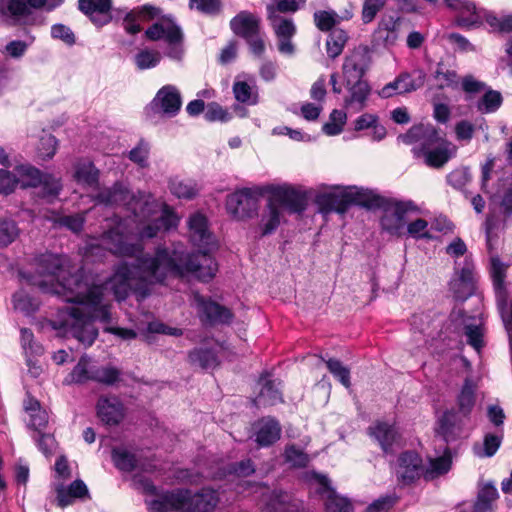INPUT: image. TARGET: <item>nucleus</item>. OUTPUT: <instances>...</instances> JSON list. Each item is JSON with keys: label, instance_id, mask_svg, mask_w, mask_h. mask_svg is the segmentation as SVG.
I'll return each instance as SVG.
<instances>
[{"label": "nucleus", "instance_id": "1", "mask_svg": "<svg viewBox=\"0 0 512 512\" xmlns=\"http://www.w3.org/2000/svg\"><path fill=\"white\" fill-rule=\"evenodd\" d=\"M215 269L207 255H190L181 245L172 250L158 246L154 255L137 257L133 264L120 263L105 286L112 290L117 301H123L129 296L132 281L137 277L149 283H163L168 276L207 281ZM39 286L43 291L62 295L66 302L75 304L60 309L52 325L85 346H91L98 336L95 321L104 324L111 321L110 305L102 303L105 289L102 285L87 286L78 275H70L62 282L58 281L51 290H47L43 283Z\"/></svg>", "mask_w": 512, "mask_h": 512}, {"label": "nucleus", "instance_id": "2", "mask_svg": "<svg viewBox=\"0 0 512 512\" xmlns=\"http://www.w3.org/2000/svg\"><path fill=\"white\" fill-rule=\"evenodd\" d=\"M398 140L408 145L416 144L412 148L414 156L423 158L426 165L433 168L442 167L455 153L452 144L430 124L414 125L406 133L400 134Z\"/></svg>", "mask_w": 512, "mask_h": 512}, {"label": "nucleus", "instance_id": "3", "mask_svg": "<svg viewBox=\"0 0 512 512\" xmlns=\"http://www.w3.org/2000/svg\"><path fill=\"white\" fill-rule=\"evenodd\" d=\"M219 503L216 490L203 487L193 492L187 488L164 491L148 504L149 512H213Z\"/></svg>", "mask_w": 512, "mask_h": 512}, {"label": "nucleus", "instance_id": "4", "mask_svg": "<svg viewBox=\"0 0 512 512\" xmlns=\"http://www.w3.org/2000/svg\"><path fill=\"white\" fill-rule=\"evenodd\" d=\"M444 2L447 7L458 13L455 22L460 27L473 28L485 20L493 30L512 31V16L510 15L498 18L490 11L477 9L475 4L468 0H444Z\"/></svg>", "mask_w": 512, "mask_h": 512}, {"label": "nucleus", "instance_id": "5", "mask_svg": "<svg viewBox=\"0 0 512 512\" xmlns=\"http://www.w3.org/2000/svg\"><path fill=\"white\" fill-rule=\"evenodd\" d=\"M144 247L141 243H128L125 236L118 229L105 231L100 238H93L84 248L86 257L103 258L106 252L119 257H141Z\"/></svg>", "mask_w": 512, "mask_h": 512}, {"label": "nucleus", "instance_id": "6", "mask_svg": "<svg viewBox=\"0 0 512 512\" xmlns=\"http://www.w3.org/2000/svg\"><path fill=\"white\" fill-rule=\"evenodd\" d=\"M383 205L378 209L382 210L380 225L383 231L392 236H401L404 234L407 215L411 212H418L417 205L411 200H398L385 197Z\"/></svg>", "mask_w": 512, "mask_h": 512}, {"label": "nucleus", "instance_id": "7", "mask_svg": "<svg viewBox=\"0 0 512 512\" xmlns=\"http://www.w3.org/2000/svg\"><path fill=\"white\" fill-rule=\"evenodd\" d=\"M263 194L260 188H242L229 194L226 199V210L236 220L252 218L257 214L259 197Z\"/></svg>", "mask_w": 512, "mask_h": 512}, {"label": "nucleus", "instance_id": "8", "mask_svg": "<svg viewBox=\"0 0 512 512\" xmlns=\"http://www.w3.org/2000/svg\"><path fill=\"white\" fill-rule=\"evenodd\" d=\"M188 228H189V238L190 241L194 246L199 247L200 249H203V251L198 252H189L185 245L182 243L173 244L172 247H167L168 249L172 250L175 246L181 245L185 249V251L194 256L198 255H207L211 258L215 265V271L213 276L209 279V281L215 276L218 266L215 262L214 258L208 253V250L210 247L214 244V237L212 233L208 229V220L207 218L201 214V213H194L192 214L188 219ZM208 282V280L206 281Z\"/></svg>", "mask_w": 512, "mask_h": 512}, {"label": "nucleus", "instance_id": "9", "mask_svg": "<svg viewBox=\"0 0 512 512\" xmlns=\"http://www.w3.org/2000/svg\"><path fill=\"white\" fill-rule=\"evenodd\" d=\"M194 303L201 323L205 326L230 324L233 320L231 310L199 293L194 294Z\"/></svg>", "mask_w": 512, "mask_h": 512}, {"label": "nucleus", "instance_id": "10", "mask_svg": "<svg viewBox=\"0 0 512 512\" xmlns=\"http://www.w3.org/2000/svg\"><path fill=\"white\" fill-rule=\"evenodd\" d=\"M271 199L282 209L290 213H302L307 207V194L289 185H271L266 187Z\"/></svg>", "mask_w": 512, "mask_h": 512}, {"label": "nucleus", "instance_id": "11", "mask_svg": "<svg viewBox=\"0 0 512 512\" xmlns=\"http://www.w3.org/2000/svg\"><path fill=\"white\" fill-rule=\"evenodd\" d=\"M395 471L399 483L410 485L424 478L425 465L416 451H404L397 458Z\"/></svg>", "mask_w": 512, "mask_h": 512}, {"label": "nucleus", "instance_id": "12", "mask_svg": "<svg viewBox=\"0 0 512 512\" xmlns=\"http://www.w3.org/2000/svg\"><path fill=\"white\" fill-rule=\"evenodd\" d=\"M371 64L370 50L367 46L356 47L344 59L342 70L345 84L364 81L363 77Z\"/></svg>", "mask_w": 512, "mask_h": 512}, {"label": "nucleus", "instance_id": "13", "mask_svg": "<svg viewBox=\"0 0 512 512\" xmlns=\"http://www.w3.org/2000/svg\"><path fill=\"white\" fill-rule=\"evenodd\" d=\"M469 421L470 417H464L456 409H447L437 419L436 434L446 444L456 441L461 437Z\"/></svg>", "mask_w": 512, "mask_h": 512}, {"label": "nucleus", "instance_id": "14", "mask_svg": "<svg viewBox=\"0 0 512 512\" xmlns=\"http://www.w3.org/2000/svg\"><path fill=\"white\" fill-rule=\"evenodd\" d=\"M36 9L28 0H8L6 5L0 2V13L11 18L15 24L41 25L43 17Z\"/></svg>", "mask_w": 512, "mask_h": 512}, {"label": "nucleus", "instance_id": "15", "mask_svg": "<svg viewBox=\"0 0 512 512\" xmlns=\"http://www.w3.org/2000/svg\"><path fill=\"white\" fill-rule=\"evenodd\" d=\"M181 106V93L176 86L171 84L161 87L150 103V108L153 111L167 117H175L179 113Z\"/></svg>", "mask_w": 512, "mask_h": 512}, {"label": "nucleus", "instance_id": "16", "mask_svg": "<svg viewBox=\"0 0 512 512\" xmlns=\"http://www.w3.org/2000/svg\"><path fill=\"white\" fill-rule=\"evenodd\" d=\"M450 291L458 301H465L475 291V281L473 273V264L468 260H464V264L459 270L455 268V273L449 283Z\"/></svg>", "mask_w": 512, "mask_h": 512}, {"label": "nucleus", "instance_id": "17", "mask_svg": "<svg viewBox=\"0 0 512 512\" xmlns=\"http://www.w3.org/2000/svg\"><path fill=\"white\" fill-rule=\"evenodd\" d=\"M163 19L167 22L166 25L156 22L145 31V36L151 41H159L164 39L168 45L181 43L183 40V33L180 26L174 21L171 15L164 16Z\"/></svg>", "mask_w": 512, "mask_h": 512}, {"label": "nucleus", "instance_id": "18", "mask_svg": "<svg viewBox=\"0 0 512 512\" xmlns=\"http://www.w3.org/2000/svg\"><path fill=\"white\" fill-rule=\"evenodd\" d=\"M96 412L101 422L107 426L118 425L125 416L124 405L116 396H101L96 404Z\"/></svg>", "mask_w": 512, "mask_h": 512}, {"label": "nucleus", "instance_id": "19", "mask_svg": "<svg viewBox=\"0 0 512 512\" xmlns=\"http://www.w3.org/2000/svg\"><path fill=\"white\" fill-rule=\"evenodd\" d=\"M400 18L385 15L373 32L372 42L375 46L389 48L395 45L399 37Z\"/></svg>", "mask_w": 512, "mask_h": 512}, {"label": "nucleus", "instance_id": "20", "mask_svg": "<svg viewBox=\"0 0 512 512\" xmlns=\"http://www.w3.org/2000/svg\"><path fill=\"white\" fill-rule=\"evenodd\" d=\"M349 197L347 187L339 191L318 194L315 201L322 213L336 212L344 214L351 207Z\"/></svg>", "mask_w": 512, "mask_h": 512}, {"label": "nucleus", "instance_id": "21", "mask_svg": "<svg viewBox=\"0 0 512 512\" xmlns=\"http://www.w3.org/2000/svg\"><path fill=\"white\" fill-rule=\"evenodd\" d=\"M345 85L348 94L344 98V108L350 113H359L367 106L371 86L367 81H356Z\"/></svg>", "mask_w": 512, "mask_h": 512}, {"label": "nucleus", "instance_id": "22", "mask_svg": "<svg viewBox=\"0 0 512 512\" xmlns=\"http://www.w3.org/2000/svg\"><path fill=\"white\" fill-rule=\"evenodd\" d=\"M112 0H78V9L98 27L111 20Z\"/></svg>", "mask_w": 512, "mask_h": 512}, {"label": "nucleus", "instance_id": "23", "mask_svg": "<svg viewBox=\"0 0 512 512\" xmlns=\"http://www.w3.org/2000/svg\"><path fill=\"white\" fill-rule=\"evenodd\" d=\"M161 10L152 5H143L126 13L123 27L128 34L135 35L141 31L139 21H148L160 16Z\"/></svg>", "mask_w": 512, "mask_h": 512}, {"label": "nucleus", "instance_id": "24", "mask_svg": "<svg viewBox=\"0 0 512 512\" xmlns=\"http://www.w3.org/2000/svg\"><path fill=\"white\" fill-rule=\"evenodd\" d=\"M231 30L243 39L260 33V18L248 11H241L230 21Z\"/></svg>", "mask_w": 512, "mask_h": 512}, {"label": "nucleus", "instance_id": "25", "mask_svg": "<svg viewBox=\"0 0 512 512\" xmlns=\"http://www.w3.org/2000/svg\"><path fill=\"white\" fill-rule=\"evenodd\" d=\"M255 441L259 446L267 447L275 443L281 435L279 423L272 418H263L253 426Z\"/></svg>", "mask_w": 512, "mask_h": 512}, {"label": "nucleus", "instance_id": "26", "mask_svg": "<svg viewBox=\"0 0 512 512\" xmlns=\"http://www.w3.org/2000/svg\"><path fill=\"white\" fill-rule=\"evenodd\" d=\"M73 177L75 181L86 187H96L99 184L100 171L88 158H79L74 163Z\"/></svg>", "mask_w": 512, "mask_h": 512}, {"label": "nucleus", "instance_id": "27", "mask_svg": "<svg viewBox=\"0 0 512 512\" xmlns=\"http://www.w3.org/2000/svg\"><path fill=\"white\" fill-rule=\"evenodd\" d=\"M368 434L380 445L383 452L386 454L392 451V446L398 435L394 425L383 421H377L369 426Z\"/></svg>", "mask_w": 512, "mask_h": 512}, {"label": "nucleus", "instance_id": "28", "mask_svg": "<svg viewBox=\"0 0 512 512\" xmlns=\"http://www.w3.org/2000/svg\"><path fill=\"white\" fill-rule=\"evenodd\" d=\"M88 496V488L80 479L73 481L67 488L59 487L56 490L57 504L61 508L71 505L74 499H83Z\"/></svg>", "mask_w": 512, "mask_h": 512}, {"label": "nucleus", "instance_id": "29", "mask_svg": "<svg viewBox=\"0 0 512 512\" xmlns=\"http://www.w3.org/2000/svg\"><path fill=\"white\" fill-rule=\"evenodd\" d=\"M259 384L261 385V389L253 400L256 407L273 406L282 402L281 392L272 380H268L262 376L259 379Z\"/></svg>", "mask_w": 512, "mask_h": 512}, {"label": "nucleus", "instance_id": "30", "mask_svg": "<svg viewBox=\"0 0 512 512\" xmlns=\"http://www.w3.org/2000/svg\"><path fill=\"white\" fill-rule=\"evenodd\" d=\"M350 206L358 205L367 209L379 208L383 205L384 196L374 193L373 191L357 188L348 187Z\"/></svg>", "mask_w": 512, "mask_h": 512}, {"label": "nucleus", "instance_id": "31", "mask_svg": "<svg viewBox=\"0 0 512 512\" xmlns=\"http://www.w3.org/2000/svg\"><path fill=\"white\" fill-rule=\"evenodd\" d=\"M282 218V209L275 201L269 198L267 207L261 216L262 235L266 236L272 234L280 225Z\"/></svg>", "mask_w": 512, "mask_h": 512}, {"label": "nucleus", "instance_id": "32", "mask_svg": "<svg viewBox=\"0 0 512 512\" xmlns=\"http://www.w3.org/2000/svg\"><path fill=\"white\" fill-rule=\"evenodd\" d=\"M319 483L328 491L325 501L326 512H353L351 502L344 497H340L329 487V479L326 476H319Z\"/></svg>", "mask_w": 512, "mask_h": 512}, {"label": "nucleus", "instance_id": "33", "mask_svg": "<svg viewBox=\"0 0 512 512\" xmlns=\"http://www.w3.org/2000/svg\"><path fill=\"white\" fill-rule=\"evenodd\" d=\"M192 365H197L202 369H214L219 365L218 355L213 348H194L188 354Z\"/></svg>", "mask_w": 512, "mask_h": 512}, {"label": "nucleus", "instance_id": "34", "mask_svg": "<svg viewBox=\"0 0 512 512\" xmlns=\"http://www.w3.org/2000/svg\"><path fill=\"white\" fill-rule=\"evenodd\" d=\"M451 465V452L445 447L442 456L430 459L429 467H425L424 479L429 481L446 474L451 469Z\"/></svg>", "mask_w": 512, "mask_h": 512}, {"label": "nucleus", "instance_id": "35", "mask_svg": "<svg viewBox=\"0 0 512 512\" xmlns=\"http://www.w3.org/2000/svg\"><path fill=\"white\" fill-rule=\"evenodd\" d=\"M64 262V258L58 254H43L38 260L39 271L41 274L59 279L62 275Z\"/></svg>", "mask_w": 512, "mask_h": 512}, {"label": "nucleus", "instance_id": "36", "mask_svg": "<svg viewBox=\"0 0 512 512\" xmlns=\"http://www.w3.org/2000/svg\"><path fill=\"white\" fill-rule=\"evenodd\" d=\"M432 78L437 89L454 88L459 82L457 72L448 68L443 62L437 63Z\"/></svg>", "mask_w": 512, "mask_h": 512}, {"label": "nucleus", "instance_id": "37", "mask_svg": "<svg viewBox=\"0 0 512 512\" xmlns=\"http://www.w3.org/2000/svg\"><path fill=\"white\" fill-rule=\"evenodd\" d=\"M22 188H38L41 184V177L44 172L31 164H21L15 167Z\"/></svg>", "mask_w": 512, "mask_h": 512}, {"label": "nucleus", "instance_id": "38", "mask_svg": "<svg viewBox=\"0 0 512 512\" xmlns=\"http://www.w3.org/2000/svg\"><path fill=\"white\" fill-rule=\"evenodd\" d=\"M456 402V411L462 413L464 417H470L475 405V391L473 385L468 379L465 380L461 391L457 396Z\"/></svg>", "mask_w": 512, "mask_h": 512}, {"label": "nucleus", "instance_id": "39", "mask_svg": "<svg viewBox=\"0 0 512 512\" xmlns=\"http://www.w3.org/2000/svg\"><path fill=\"white\" fill-rule=\"evenodd\" d=\"M170 192L179 199L191 200L198 194V187L192 180L175 177L169 182Z\"/></svg>", "mask_w": 512, "mask_h": 512}, {"label": "nucleus", "instance_id": "40", "mask_svg": "<svg viewBox=\"0 0 512 512\" xmlns=\"http://www.w3.org/2000/svg\"><path fill=\"white\" fill-rule=\"evenodd\" d=\"M401 81V92L410 93L423 87L426 80V73L423 69H414L411 72L399 74Z\"/></svg>", "mask_w": 512, "mask_h": 512}, {"label": "nucleus", "instance_id": "41", "mask_svg": "<svg viewBox=\"0 0 512 512\" xmlns=\"http://www.w3.org/2000/svg\"><path fill=\"white\" fill-rule=\"evenodd\" d=\"M267 19L278 38L293 37L296 33V26L291 18H285L280 14H274L273 11H270Z\"/></svg>", "mask_w": 512, "mask_h": 512}, {"label": "nucleus", "instance_id": "42", "mask_svg": "<svg viewBox=\"0 0 512 512\" xmlns=\"http://www.w3.org/2000/svg\"><path fill=\"white\" fill-rule=\"evenodd\" d=\"M14 309L29 316L34 314L40 306L35 297L29 295L25 290H19L12 297Z\"/></svg>", "mask_w": 512, "mask_h": 512}, {"label": "nucleus", "instance_id": "43", "mask_svg": "<svg viewBox=\"0 0 512 512\" xmlns=\"http://www.w3.org/2000/svg\"><path fill=\"white\" fill-rule=\"evenodd\" d=\"M121 379V371L113 366H92L91 380L106 386H113Z\"/></svg>", "mask_w": 512, "mask_h": 512}, {"label": "nucleus", "instance_id": "44", "mask_svg": "<svg viewBox=\"0 0 512 512\" xmlns=\"http://www.w3.org/2000/svg\"><path fill=\"white\" fill-rule=\"evenodd\" d=\"M296 505L291 503V496L284 491L274 490L266 504L268 512H292Z\"/></svg>", "mask_w": 512, "mask_h": 512}, {"label": "nucleus", "instance_id": "45", "mask_svg": "<svg viewBox=\"0 0 512 512\" xmlns=\"http://www.w3.org/2000/svg\"><path fill=\"white\" fill-rule=\"evenodd\" d=\"M20 228L15 220L9 217L0 218V247L4 248L17 240Z\"/></svg>", "mask_w": 512, "mask_h": 512}, {"label": "nucleus", "instance_id": "46", "mask_svg": "<svg viewBox=\"0 0 512 512\" xmlns=\"http://www.w3.org/2000/svg\"><path fill=\"white\" fill-rule=\"evenodd\" d=\"M499 494L493 484L484 485L478 492L477 500L474 505L475 512H488L492 510V503L498 498Z\"/></svg>", "mask_w": 512, "mask_h": 512}, {"label": "nucleus", "instance_id": "47", "mask_svg": "<svg viewBox=\"0 0 512 512\" xmlns=\"http://www.w3.org/2000/svg\"><path fill=\"white\" fill-rule=\"evenodd\" d=\"M503 440V433H486L483 439V445H475L474 452L478 457H492L499 449Z\"/></svg>", "mask_w": 512, "mask_h": 512}, {"label": "nucleus", "instance_id": "48", "mask_svg": "<svg viewBox=\"0 0 512 512\" xmlns=\"http://www.w3.org/2000/svg\"><path fill=\"white\" fill-rule=\"evenodd\" d=\"M90 358L86 355L82 356L77 365L73 368L72 372L65 379L66 383L82 384L91 380L92 367L89 366Z\"/></svg>", "mask_w": 512, "mask_h": 512}, {"label": "nucleus", "instance_id": "49", "mask_svg": "<svg viewBox=\"0 0 512 512\" xmlns=\"http://www.w3.org/2000/svg\"><path fill=\"white\" fill-rule=\"evenodd\" d=\"M233 93L238 102L248 105H255L258 102L256 87L246 81H236L233 84Z\"/></svg>", "mask_w": 512, "mask_h": 512}, {"label": "nucleus", "instance_id": "50", "mask_svg": "<svg viewBox=\"0 0 512 512\" xmlns=\"http://www.w3.org/2000/svg\"><path fill=\"white\" fill-rule=\"evenodd\" d=\"M484 91V95L478 100L476 104L478 111L481 113L496 112L503 102L501 93L496 90L487 88Z\"/></svg>", "mask_w": 512, "mask_h": 512}, {"label": "nucleus", "instance_id": "51", "mask_svg": "<svg viewBox=\"0 0 512 512\" xmlns=\"http://www.w3.org/2000/svg\"><path fill=\"white\" fill-rule=\"evenodd\" d=\"M348 36L344 30L336 29L330 32L326 41L327 55L335 59L338 57L347 42Z\"/></svg>", "mask_w": 512, "mask_h": 512}, {"label": "nucleus", "instance_id": "52", "mask_svg": "<svg viewBox=\"0 0 512 512\" xmlns=\"http://www.w3.org/2000/svg\"><path fill=\"white\" fill-rule=\"evenodd\" d=\"M39 187L41 188L40 194L43 198H55L62 191L63 185L60 177L44 172Z\"/></svg>", "mask_w": 512, "mask_h": 512}, {"label": "nucleus", "instance_id": "53", "mask_svg": "<svg viewBox=\"0 0 512 512\" xmlns=\"http://www.w3.org/2000/svg\"><path fill=\"white\" fill-rule=\"evenodd\" d=\"M322 360L326 363V366L333 377L337 379L344 387L350 388V369L336 358H329L328 360H324V358H322Z\"/></svg>", "mask_w": 512, "mask_h": 512}, {"label": "nucleus", "instance_id": "54", "mask_svg": "<svg viewBox=\"0 0 512 512\" xmlns=\"http://www.w3.org/2000/svg\"><path fill=\"white\" fill-rule=\"evenodd\" d=\"M112 460L116 468L124 472L133 471L137 465L135 455L122 448H115L112 450Z\"/></svg>", "mask_w": 512, "mask_h": 512}, {"label": "nucleus", "instance_id": "55", "mask_svg": "<svg viewBox=\"0 0 512 512\" xmlns=\"http://www.w3.org/2000/svg\"><path fill=\"white\" fill-rule=\"evenodd\" d=\"M134 60L139 70L151 69L160 63L161 54L158 51L142 49L135 55Z\"/></svg>", "mask_w": 512, "mask_h": 512}, {"label": "nucleus", "instance_id": "56", "mask_svg": "<svg viewBox=\"0 0 512 512\" xmlns=\"http://www.w3.org/2000/svg\"><path fill=\"white\" fill-rule=\"evenodd\" d=\"M313 17L316 27L323 32L330 31L336 24L339 23V16L333 10L316 11Z\"/></svg>", "mask_w": 512, "mask_h": 512}, {"label": "nucleus", "instance_id": "57", "mask_svg": "<svg viewBox=\"0 0 512 512\" xmlns=\"http://www.w3.org/2000/svg\"><path fill=\"white\" fill-rule=\"evenodd\" d=\"M285 461L295 468H305L309 463V456L295 445L285 448Z\"/></svg>", "mask_w": 512, "mask_h": 512}, {"label": "nucleus", "instance_id": "58", "mask_svg": "<svg viewBox=\"0 0 512 512\" xmlns=\"http://www.w3.org/2000/svg\"><path fill=\"white\" fill-rule=\"evenodd\" d=\"M275 2V5H267V15H270V11L274 14L294 13L304 7L306 0H275Z\"/></svg>", "mask_w": 512, "mask_h": 512}, {"label": "nucleus", "instance_id": "59", "mask_svg": "<svg viewBox=\"0 0 512 512\" xmlns=\"http://www.w3.org/2000/svg\"><path fill=\"white\" fill-rule=\"evenodd\" d=\"M464 334L467 337V343L479 352L484 345L482 324H466Z\"/></svg>", "mask_w": 512, "mask_h": 512}, {"label": "nucleus", "instance_id": "60", "mask_svg": "<svg viewBox=\"0 0 512 512\" xmlns=\"http://www.w3.org/2000/svg\"><path fill=\"white\" fill-rule=\"evenodd\" d=\"M58 141L55 136L45 134L40 138L37 147L38 156L43 160L51 159L57 151Z\"/></svg>", "mask_w": 512, "mask_h": 512}, {"label": "nucleus", "instance_id": "61", "mask_svg": "<svg viewBox=\"0 0 512 512\" xmlns=\"http://www.w3.org/2000/svg\"><path fill=\"white\" fill-rule=\"evenodd\" d=\"M52 221L55 225L65 227L74 233L80 232L85 222L84 218L79 214L57 216Z\"/></svg>", "mask_w": 512, "mask_h": 512}, {"label": "nucleus", "instance_id": "62", "mask_svg": "<svg viewBox=\"0 0 512 512\" xmlns=\"http://www.w3.org/2000/svg\"><path fill=\"white\" fill-rule=\"evenodd\" d=\"M150 147L149 144L140 140L139 143L129 152V159L141 168L148 166Z\"/></svg>", "mask_w": 512, "mask_h": 512}, {"label": "nucleus", "instance_id": "63", "mask_svg": "<svg viewBox=\"0 0 512 512\" xmlns=\"http://www.w3.org/2000/svg\"><path fill=\"white\" fill-rule=\"evenodd\" d=\"M471 180V174L467 167H460L447 175V183L457 190L463 189Z\"/></svg>", "mask_w": 512, "mask_h": 512}, {"label": "nucleus", "instance_id": "64", "mask_svg": "<svg viewBox=\"0 0 512 512\" xmlns=\"http://www.w3.org/2000/svg\"><path fill=\"white\" fill-rule=\"evenodd\" d=\"M405 230L407 234L414 239L431 238L428 231V222L422 218H418L410 223L406 222Z\"/></svg>", "mask_w": 512, "mask_h": 512}]
</instances>
